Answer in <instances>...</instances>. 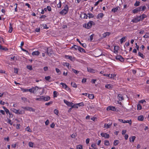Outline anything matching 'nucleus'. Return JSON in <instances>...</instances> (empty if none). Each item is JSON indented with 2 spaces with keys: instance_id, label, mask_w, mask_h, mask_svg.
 Instances as JSON below:
<instances>
[{
  "instance_id": "f257e3e1",
  "label": "nucleus",
  "mask_w": 149,
  "mask_h": 149,
  "mask_svg": "<svg viewBox=\"0 0 149 149\" xmlns=\"http://www.w3.org/2000/svg\"><path fill=\"white\" fill-rule=\"evenodd\" d=\"M146 7L145 6H141L139 7H138L133 10V13H136L139 11H144L146 9Z\"/></svg>"
},
{
  "instance_id": "f03ea898",
  "label": "nucleus",
  "mask_w": 149,
  "mask_h": 149,
  "mask_svg": "<svg viewBox=\"0 0 149 149\" xmlns=\"http://www.w3.org/2000/svg\"><path fill=\"white\" fill-rule=\"evenodd\" d=\"M95 24L93 21H90L87 24H84L83 26L87 29H89L91 27L92 25H95Z\"/></svg>"
},
{
  "instance_id": "7ed1b4c3",
  "label": "nucleus",
  "mask_w": 149,
  "mask_h": 149,
  "mask_svg": "<svg viewBox=\"0 0 149 149\" xmlns=\"http://www.w3.org/2000/svg\"><path fill=\"white\" fill-rule=\"evenodd\" d=\"M39 88L41 89V88H39L38 87L36 86L35 87H33L29 89V91L31 93H35Z\"/></svg>"
},
{
  "instance_id": "20e7f679",
  "label": "nucleus",
  "mask_w": 149,
  "mask_h": 149,
  "mask_svg": "<svg viewBox=\"0 0 149 149\" xmlns=\"http://www.w3.org/2000/svg\"><path fill=\"white\" fill-rule=\"evenodd\" d=\"M22 108L24 109H25L26 110L29 111H35V110L33 108L30 107H22Z\"/></svg>"
},
{
  "instance_id": "39448f33",
  "label": "nucleus",
  "mask_w": 149,
  "mask_h": 149,
  "mask_svg": "<svg viewBox=\"0 0 149 149\" xmlns=\"http://www.w3.org/2000/svg\"><path fill=\"white\" fill-rule=\"evenodd\" d=\"M101 135L103 137H104L105 139H108L109 137V135L107 133H101Z\"/></svg>"
},
{
  "instance_id": "423d86ee",
  "label": "nucleus",
  "mask_w": 149,
  "mask_h": 149,
  "mask_svg": "<svg viewBox=\"0 0 149 149\" xmlns=\"http://www.w3.org/2000/svg\"><path fill=\"white\" fill-rule=\"evenodd\" d=\"M87 69L88 71L91 73H95L97 72L96 70L91 68H87Z\"/></svg>"
},
{
  "instance_id": "0eeeda50",
  "label": "nucleus",
  "mask_w": 149,
  "mask_h": 149,
  "mask_svg": "<svg viewBox=\"0 0 149 149\" xmlns=\"http://www.w3.org/2000/svg\"><path fill=\"white\" fill-rule=\"evenodd\" d=\"M116 58L117 60H119L121 62H122L124 61V58L120 55H119L116 56Z\"/></svg>"
},
{
  "instance_id": "6e6552de",
  "label": "nucleus",
  "mask_w": 149,
  "mask_h": 149,
  "mask_svg": "<svg viewBox=\"0 0 149 149\" xmlns=\"http://www.w3.org/2000/svg\"><path fill=\"white\" fill-rule=\"evenodd\" d=\"M47 55L49 56H50L51 55L52 51L51 49L50 48H47L46 50V52Z\"/></svg>"
},
{
  "instance_id": "1a4fd4ad",
  "label": "nucleus",
  "mask_w": 149,
  "mask_h": 149,
  "mask_svg": "<svg viewBox=\"0 0 149 149\" xmlns=\"http://www.w3.org/2000/svg\"><path fill=\"white\" fill-rule=\"evenodd\" d=\"M107 111L112 110L113 111H116V109L113 106H109L107 108Z\"/></svg>"
},
{
  "instance_id": "9d476101",
  "label": "nucleus",
  "mask_w": 149,
  "mask_h": 149,
  "mask_svg": "<svg viewBox=\"0 0 149 149\" xmlns=\"http://www.w3.org/2000/svg\"><path fill=\"white\" fill-rule=\"evenodd\" d=\"M64 102L69 107H71L72 106L73 104L72 102H70L65 100H64Z\"/></svg>"
},
{
  "instance_id": "9b49d317",
  "label": "nucleus",
  "mask_w": 149,
  "mask_h": 149,
  "mask_svg": "<svg viewBox=\"0 0 149 149\" xmlns=\"http://www.w3.org/2000/svg\"><path fill=\"white\" fill-rule=\"evenodd\" d=\"M140 21L138 17H137L132 19L131 22L134 23H136Z\"/></svg>"
},
{
  "instance_id": "f8f14e48",
  "label": "nucleus",
  "mask_w": 149,
  "mask_h": 149,
  "mask_svg": "<svg viewBox=\"0 0 149 149\" xmlns=\"http://www.w3.org/2000/svg\"><path fill=\"white\" fill-rule=\"evenodd\" d=\"M118 9H120V8L119 6H117L116 7L113 8L111 11L115 13L116 12H117L119 10Z\"/></svg>"
},
{
  "instance_id": "ddd939ff",
  "label": "nucleus",
  "mask_w": 149,
  "mask_h": 149,
  "mask_svg": "<svg viewBox=\"0 0 149 149\" xmlns=\"http://www.w3.org/2000/svg\"><path fill=\"white\" fill-rule=\"evenodd\" d=\"M42 97H43V100L44 101H47L49 100L50 97L49 96H47L46 97H44V96H42Z\"/></svg>"
},
{
  "instance_id": "4468645a",
  "label": "nucleus",
  "mask_w": 149,
  "mask_h": 149,
  "mask_svg": "<svg viewBox=\"0 0 149 149\" xmlns=\"http://www.w3.org/2000/svg\"><path fill=\"white\" fill-rule=\"evenodd\" d=\"M105 87L107 88L111 89L113 88V85L110 84H107Z\"/></svg>"
},
{
  "instance_id": "2eb2a0df",
  "label": "nucleus",
  "mask_w": 149,
  "mask_h": 149,
  "mask_svg": "<svg viewBox=\"0 0 149 149\" xmlns=\"http://www.w3.org/2000/svg\"><path fill=\"white\" fill-rule=\"evenodd\" d=\"M77 41L79 42L84 47H85L86 46V44L85 43H82L80 41L79 39H77Z\"/></svg>"
},
{
  "instance_id": "dca6fc26",
  "label": "nucleus",
  "mask_w": 149,
  "mask_h": 149,
  "mask_svg": "<svg viewBox=\"0 0 149 149\" xmlns=\"http://www.w3.org/2000/svg\"><path fill=\"white\" fill-rule=\"evenodd\" d=\"M103 15L104 14L103 13H100L97 15V19H99L100 18H102Z\"/></svg>"
},
{
  "instance_id": "f3484780",
  "label": "nucleus",
  "mask_w": 149,
  "mask_h": 149,
  "mask_svg": "<svg viewBox=\"0 0 149 149\" xmlns=\"http://www.w3.org/2000/svg\"><path fill=\"white\" fill-rule=\"evenodd\" d=\"M68 11L65 10H62L60 12V13L62 15H65L67 13Z\"/></svg>"
},
{
  "instance_id": "a211bd4d",
  "label": "nucleus",
  "mask_w": 149,
  "mask_h": 149,
  "mask_svg": "<svg viewBox=\"0 0 149 149\" xmlns=\"http://www.w3.org/2000/svg\"><path fill=\"white\" fill-rule=\"evenodd\" d=\"M9 28L10 29L8 31V32L10 33H11L12 32L13 29L12 24L11 23H10V26Z\"/></svg>"
},
{
  "instance_id": "6ab92c4d",
  "label": "nucleus",
  "mask_w": 149,
  "mask_h": 149,
  "mask_svg": "<svg viewBox=\"0 0 149 149\" xmlns=\"http://www.w3.org/2000/svg\"><path fill=\"white\" fill-rule=\"evenodd\" d=\"M79 46H78L74 45V46H72L70 48V49L74 48L75 50H79Z\"/></svg>"
},
{
  "instance_id": "aec40b11",
  "label": "nucleus",
  "mask_w": 149,
  "mask_h": 149,
  "mask_svg": "<svg viewBox=\"0 0 149 149\" xmlns=\"http://www.w3.org/2000/svg\"><path fill=\"white\" fill-rule=\"evenodd\" d=\"M40 54V52L38 51H36L35 52H33L32 53V55H36L38 56Z\"/></svg>"
},
{
  "instance_id": "412c9836",
  "label": "nucleus",
  "mask_w": 149,
  "mask_h": 149,
  "mask_svg": "<svg viewBox=\"0 0 149 149\" xmlns=\"http://www.w3.org/2000/svg\"><path fill=\"white\" fill-rule=\"evenodd\" d=\"M118 97L119 100H122L124 99L123 97L121 94H119L118 95Z\"/></svg>"
},
{
  "instance_id": "4be33fe9",
  "label": "nucleus",
  "mask_w": 149,
  "mask_h": 149,
  "mask_svg": "<svg viewBox=\"0 0 149 149\" xmlns=\"http://www.w3.org/2000/svg\"><path fill=\"white\" fill-rule=\"evenodd\" d=\"M11 110L17 114L18 113V110H16L14 108H11Z\"/></svg>"
},
{
  "instance_id": "5701e85b",
  "label": "nucleus",
  "mask_w": 149,
  "mask_h": 149,
  "mask_svg": "<svg viewBox=\"0 0 149 149\" xmlns=\"http://www.w3.org/2000/svg\"><path fill=\"white\" fill-rule=\"evenodd\" d=\"M110 34V33L109 32H107L104 33L103 34V36L104 38H105L107 36H109Z\"/></svg>"
},
{
  "instance_id": "b1692460",
  "label": "nucleus",
  "mask_w": 149,
  "mask_h": 149,
  "mask_svg": "<svg viewBox=\"0 0 149 149\" xmlns=\"http://www.w3.org/2000/svg\"><path fill=\"white\" fill-rule=\"evenodd\" d=\"M136 138V137L135 136H132L131 137H130V142H133L135 139Z\"/></svg>"
},
{
  "instance_id": "393cba45",
  "label": "nucleus",
  "mask_w": 149,
  "mask_h": 149,
  "mask_svg": "<svg viewBox=\"0 0 149 149\" xmlns=\"http://www.w3.org/2000/svg\"><path fill=\"white\" fill-rule=\"evenodd\" d=\"M138 120L141 121H142L144 119V117L143 116H140L138 117Z\"/></svg>"
},
{
  "instance_id": "a878e982",
  "label": "nucleus",
  "mask_w": 149,
  "mask_h": 149,
  "mask_svg": "<svg viewBox=\"0 0 149 149\" xmlns=\"http://www.w3.org/2000/svg\"><path fill=\"white\" fill-rule=\"evenodd\" d=\"M79 49L78 50L80 52H84L85 53L86 52L85 50L84 49L81 48L80 47H79Z\"/></svg>"
},
{
  "instance_id": "bb28decb",
  "label": "nucleus",
  "mask_w": 149,
  "mask_h": 149,
  "mask_svg": "<svg viewBox=\"0 0 149 149\" xmlns=\"http://www.w3.org/2000/svg\"><path fill=\"white\" fill-rule=\"evenodd\" d=\"M0 49L4 51H7L8 50V49L5 47H3L1 45H0Z\"/></svg>"
},
{
  "instance_id": "cd10ccee",
  "label": "nucleus",
  "mask_w": 149,
  "mask_h": 149,
  "mask_svg": "<svg viewBox=\"0 0 149 149\" xmlns=\"http://www.w3.org/2000/svg\"><path fill=\"white\" fill-rule=\"evenodd\" d=\"M119 143V141L118 140H115L113 142V145L114 146H116Z\"/></svg>"
},
{
  "instance_id": "c85d7f7f",
  "label": "nucleus",
  "mask_w": 149,
  "mask_h": 149,
  "mask_svg": "<svg viewBox=\"0 0 149 149\" xmlns=\"http://www.w3.org/2000/svg\"><path fill=\"white\" fill-rule=\"evenodd\" d=\"M66 57H67V58L69 59L72 61H73L74 60V58L72 57L71 56H67Z\"/></svg>"
},
{
  "instance_id": "c756f323",
  "label": "nucleus",
  "mask_w": 149,
  "mask_h": 149,
  "mask_svg": "<svg viewBox=\"0 0 149 149\" xmlns=\"http://www.w3.org/2000/svg\"><path fill=\"white\" fill-rule=\"evenodd\" d=\"M125 37H123L120 40V42L121 44H122L124 42H125Z\"/></svg>"
},
{
  "instance_id": "7c9ffc66",
  "label": "nucleus",
  "mask_w": 149,
  "mask_h": 149,
  "mask_svg": "<svg viewBox=\"0 0 149 149\" xmlns=\"http://www.w3.org/2000/svg\"><path fill=\"white\" fill-rule=\"evenodd\" d=\"M128 123L130 125H131L132 124V121L131 120H130V121H129L128 120H124L123 122V123Z\"/></svg>"
},
{
  "instance_id": "2f4dec72",
  "label": "nucleus",
  "mask_w": 149,
  "mask_h": 149,
  "mask_svg": "<svg viewBox=\"0 0 149 149\" xmlns=\"http://www.w3.org/2000/svg\"><path fill=\"white\" fill-rule=\"evenodd\" d=\"M119 48V47L118 46H115L114 47V49L115 51H116V52H118V50Z\"/></svg>"
},
{
  "instance_id": "473e14b6",
  "label": "nucleus",
  "mask_w": 149,
  "mask_h": 149,
  "mask_svg": "<svg viewBox=\"0 0 149 149\" xmlns=\"http://www.w3.org/2000/svg\"><path fill=\"white\" fill-rule=\"evenodd\" d=\"M138 55L139 56L141 57L142 58H144L145 56H144L143 54L141 53V52H139L138 53Z\"/></svg>"
},
{
  "instance_id": "72a5a7b5",
  "label": "nucleus",
  "mask_w": 149,
  "mask_h": 149,
  "mask_svg": "<svg viewBox=\"0 0 149 149\" xmlns=\"http://www.w3.org/2000/svg\"><path fill=\"white\" fill-rule=\"evenodd\" d=\"M3 108L5 110V111L6 112V113L7 114L8 113H9V110L7 109L6 107H3Z\"/></svg>"
},
{
  "instance_id": "f704fd0d",
  "label": "nucleus",
  "mask_w": 149,
  "mask_h": 149,
  "mask_svg": "<svg viewBox=\"0 0 149 149\" xmlns=\"http://www.w3.org/2000/svg\"><path fill=\"white\" fill-rule=\"evenodd\" d=\"M111 124H110L109 125V124H105L104 125V127H106V128H109L110 127H111Z\"/></svg>"
},
{
  "instance_id": "c9c22d12",
  "label": "nucleus",
  "mask_w": 149,
  "mask_h": 149,
  "mask_svg": "<svg viewBox=\"0 0 149 149\" xmlns=\"http://www.w3.org/2000/svg\"><path fill=\"white\" fill-rule=\"evenodd\" d=\"M71 85L72 86L74 87H77V85L76 84V83L74 82H72L71 83Z\"/></svg>"
},
{
  "instance_id": "e433bc0d",
  "label": "nucleus",
  "mask_w": 149,
  "mask_h": 149,
  "mask_svg": "<svg viewBox=\"0 0 149 149\" xmlns=\"http://www.w3.org/2000/svg\"><path fill=\"white\" fill-rule=\"evenodd\" d=\"M88 97L89 99H92L94 98V96L93 94H89Z\"/></svg>"
},
{
  "instance_id": "4c0bfd02",
  "label": "nucleus",
  "mask_w": 149,
  "mask_h": 149,
  "mask_svg": "<svg viewBox=\"0 0 149 149\" xmlns=\"http://www.w3.org/2000/svg\"><path fill=\"white\" fill-rule=\"evenodd\" d=\"M104 144L106 146H109L110 144L108 141L105 140L104 141Z\"/></svg>"
},
{
  "instance_id": "58836bf2",
  "label": "nucleus",
  "mask_w": 149,
  "mask_h": 149,
  "mask_svg": "<svg viewBox=\"0 0 149 149\" xmlns=\"http://www.w3.org/2000/svg\"><path fill=\"white\" fill-rule=\"evenodd\" d=\"M142 109V107L141 106L140 104H138L137 105V109L138 110H140Z\"/></svg>"
},
{
  "instance_id": "ea45409f",
  "label": "nucleus",
  "mask_w": 149,
  "mask_h": 149,
  "mask_svg": "<svg viewBox=\"0 0 149 149\" xmlns=\"http://www.w3.org/2000/svg\"><path fill=\"white\" fill-rule=\"evenodd\" d=\"M144 38H149V33H146V34L143 36Z\"/></svg>"
},
{
  "instance_id": "a19ab883",
  "label": "nucleus",
  "mask_w": 149,
  "mask_h": 149,
  "mask_svg": "<svg viewBox=\"0 0 149 149\" xmlns=\"http://www.w3.org/2000/svg\"><path fill=\"white\" fill-rule=\"evenodd\" d=\"M83 146L82 145H78L77 146V149H82Z\"/></svg>"
},
{
  "instance_id": "79ce46f5",
  "label": "nucleus",
  "mask_w": 149,
  "mask_h": 149,
  "mask_svg": "<svg viewBox=\"0 0 149 149\" xmlns=\"http://www.w3.org/2000/svg\"><path fill=\"white\" fill-rule=\"evenodd\" d=\"M88 17L89 18H93V17L94 16V15H93V14L91 13H88Z\"/></svg>"
},
{
  "instance_id": "37998d69",
  "label": "nucleus",
  "mask_w": 149,
  "mask_h": 149,
  "mask_svg": "<svg viewBox=\"0 0 149 149\" xmlns=\"http://www.w3.org/2000/svg\"><path fill=\"white\" fill-rule=\"evenodd\" d=\"M60 84L62 85L63 88H65V87H67V85L65 83H61Z\"/></svg>"
},
{
  "instance_id": "c03bdc74",
  "label": "nucleus",
  "mask_w": 149,
  "mask_h": 149,
  "mask_svg": "<svg viewBox=\"0 0 149 149\" xmlns=\"http://www.w3.org/2000/svg\"><path fill=\"white\" fill-rule=\"evenodd\" d=\"M26 130L30 132H32V130H31L30 129V128L29 127H27L26 128Z\"/></svg>"
},
{
  "instance_id": "a18cd8bd",
  "label": "nucleus",
  "mask_w": 149,
  "mask_h": 149,
  "mask_svg": "<svg viewBox=\"0 0 149 149\" xmlns=\"http://www.w3.org/2000/svg\"><path fill=\"white\" fill-rule=\"evenodd\" d=\"M36 100L40 101H42L43 100V97L42 96H41L39 98H36Z\"/></svg>"
},
{
  "instance_id": "49530a36",
  "label": "nucleus",
  "mask_w": 149,
  "mask_h": 149,
  "mask_svg": "<svg viewBox=\"0 0 149 149\" xmlns=\"http://www.w3.org/2000/svg\"><path fill=\"white\" fill-rule=\"evenodd\" d=\"M33 143L32 142H29V145L30 147H33Z\"/></svg>"
},
{
  "instance_id": "de8ad7c7",
  "label": "nucleus",
  "mask_w": 149,
  "mask_h": 149,
  "mask_svg": "<svg viewBox=\"0 0 149 149\" xmlns=\"http://www.w3.org/2000/svg\"><path fill=\"white\" fill-rule=\"evenodd\" d=\"M68 5H66L64 7V8L63 10H66L67 11H68Z\"/></svg>"
},
{
  "instance_id": "09e8293b",
  "label": "nucleus",
  "mask_w": 149,
  "mask_h": 149,
  "mask_svg": "<svg viewBox=\"0 0 149 149\" xmlns=\"http://www.w3.org/2000/svg\"><path fill=\"white\" fill-rule=\"evenodd\" d=\"M77 105H78L79 106H83L84 105V104L83 102H81L77 104Z\"/></svg>"
},
{
  "instance_id": "8fccbe9b",
  "label": "nucleus",
  "mask_w": 149,
  "mask_h": 149,
  "mask_svg": "<svg viewBox=\"0 0 149 149\" xmlns=\"http://www.w3.org/2000/svg\"><path fill=\"white\" fill-rule=\"evenodd\" d=\"M51 78V77L50 76H47V77H45V79L46 80H47V81H49V79H50Z\"/></svg>"
},
{
  "instance_id": "3c124183",
  "label": "nucleus",
  "mask_w": 149,
  "mask_h": 149,
  "mask_svg": "<svg viewBox=\"0 0 149 149\" xmlns=\"http://www.w3.org/2000/svg\"><path fill=\"white\" fill-rule=\"evenodd\" d=\"M72 70L73 72L75 73L76 74H77L79 73V71H78L77 70L74 69H72Z\"/></svg>"
},
{
  "instance_id": "603ef678",
  "label": "nucleus",
  "mask_w": 149,
  "mask_h": 149,
  "mask_svg": "<svg viewBox=\"0 0 149 149\" xmlns=\"http://www.w3.org/2000/svg\"><path fill=\"white\" fill-rule=\"evenodd\" d=\"M56 72L58 74H60L61 73V72L59 70V69L58 68H56Z\"/></svg>"
},
{
  "instance_id": "864d4df0",
  "label": "nucleus",
  "mask_w": 149,
  "mask_h": 149,
  "mask_svg": "<svg viewBox=\"0 0 149 149\" xmlns=\"http://www.w3.org/2000/svg\"><path fill=\"white\" fill-rule=\"evenodd\" d=\"M83 18L87 19L88 17V15L85 13H84L83 15Z\"/></svg>"
},
{
  "instance_id": "5fc2aeb1",
  "label": "nucleus",
  "mask_w": 149,
  "mask_h": 149,
  "mask_svg": "<svg viewBox=\"0 0 149 149\" xmlns=\"http://www.w3.org/2000/svg\"><path fill=\"white\" fill-rule=\"evenodd\" d=\"M54 112L55 114L56 115H58V111L56 109H55L54 110Z\"/></svg>"
},
{
  "instance_id": "6e6d98bb",
  "label": "nucleus",
  "mask_w": 149,
  "mask_h": 149,
  "mask_svg": "<svg viewBox=\"0 0 149 149\" xmlns=\"http://www.w3.org/2000/svg\"><path fill=\"white\" fill-rule=\"evenodd\" d=\"M57 7L58 8H60L61 6V1H60L59 3L57 5Z\"/></svg>"
},
{
  "instance_id": "4d7b16f0",
  "label": "nucleus",
  "mask_w": 149,
  "mask_h": 149,
  "mask_svg": "<svg viewBox=\"0 0 149 149\" xmlns=\"http://www.w3.org/2000/svg\"><path fill=\"white\" fill-rule=\"evenodd\" d=\"M140 2L139 1H136L134 5L135 6H138L139 5Z\"/></svg>"
},
{
  "instance_id": "13d9d810",
  "label": "nucleus",
  "mask_w": 149,
  "mask_h": 149,
  "mask_svg": "<svg viewBox=\"0 0 149 149\" xmlns=\"http://www.w3.org/2000/svg\"><path fill=\"white\" fill-rule=\"evenodd\" d=\"M78 105L77 104L75 105L73 104L72 106H71L72 108H78V107L77 106Z\"/></svg>"
},
{
  "instance_id": "bf43d9fd",
  "label": "nucleus",
  "mask_w": 149,
  "mask_h": 149,
  "mask_svg": "<svg viewBox=\"0 0 149 149\" xmlns=\"http://www.w3.org/2000/svg\"><path fill=\"white\" fill-rule=\"evenodd\" d=\"M52 103H53L52 101H50L49 102H48V103H46L45 104V105H46L48 106V105H50V104H52Z\"/></svg>"
},
{
  "instance_id": "052dcab7",
  "label": "nucleus",
  "mask_w": 149,
  "mask_h": 149,
  "mask_svg": "<svg viewBox=\"0 0 149 149\" xmlns=\"http://www.w3.org/2000/svg\"><path fill=\"white\" fill-rule=\"evenodd\" d=\"M27 68L28 69L30 70H31L32 69V66L31 65H27Z\"/></svg>"
},
{
  "instance_id": "680f3d73",
  "label": "nucleus",
  "mask_w": 149,
  "mask_h": 149,
  "mask_svg": "<svg viewBox=\"0 0 149 149\" xmlns=\"http://www.w3.org/2000/svg\"><path fill=\"white\" fill-rule=\"evenodd\" d=\"M53 94H54V97H57V93L56 91H54L53 92Z\"/></svg>"
},
{
  "instance_id": "e2e57ef3",
  "label": "nucleus",
  "mask_w": 149,
  "mask_h": 149,
  "mask_svg": "<svg viewBox=\"0 0 149 149\" xmlns=\"http://www.w3.org/2000/svg\"><path fill=\"white\" fill-rule=\"evenodd\" d=\"M94 36V34H93L91 35L90 36V41H92L93 40V36Z\"/></svg>"
},
{
  "instance_id": "0e129e2a",
  "label": "nucleus",
  "mask_w": 149,
  "mask_h": 149,
  "mask_svg": "<svg viewBox=\"0 0 149 149\" xmlns=\"http://www.w3.org/2000/svg\"><path fill=\"white\" fill-rule=\"evenodd\" d=\"M138 17L139 19L140 20H142L144 19L143 18V17L142 15Z\"/></svg>"
},
{
  "instance_id": "69168bd1",
  "label": "nucleus",
  "mask_w": 149,
  "mask_h": 149,
  "mask_svg": "<svg viewBox=\"0 0 149 149\" xmlns=\"http://www.w3.org/2000/svg\"><path fill=\"white\" fill-rule=\"evenodd\" d=\"M28 89H23L22 91L23 92H26L29 91Z\"/></svg>"
},
{
  "instance_id": "338daca9",
  "label": "nucleus",
  "mask_w": 149,
  "mask_h": 149,
  "mask_svg": "<svg viewBox=\"0 0 149 149\" xmlns=\"http://www.w3.org/2000/svg\"><path fill=\"white\" fill-rule=\"evenodd\" d=\"M69 63H63V65L64 66H67L68 67L69 66Z\"/></svg>"
},
{
  "instance_id": "774afa93",
  "label": "nucleus",
  "mask_w": 149,
  "mask_h": 149,
  "mask_svg": "<svg viewBox=\"0 0 149 149\" xmlns=\"http://www.w3.org/2000/svg\"><path fill=\"white\" fill-rule=\"evenodd\" d=\"M8 123L10 124L11 125H13V123L12 121H11V120L10 119H8Z\"/></svg>"
}]
</instances>
